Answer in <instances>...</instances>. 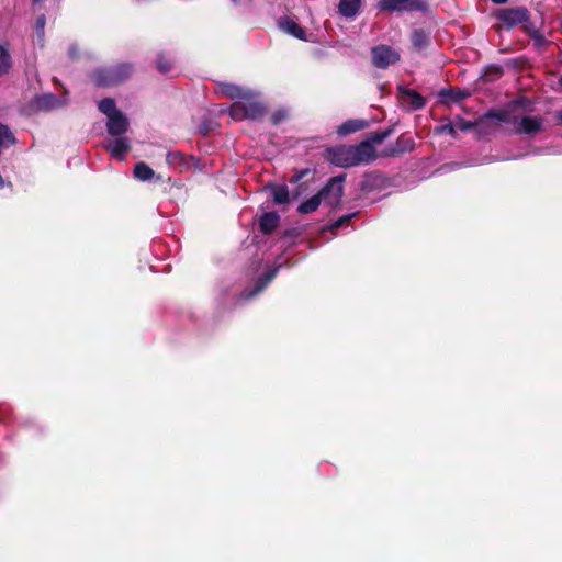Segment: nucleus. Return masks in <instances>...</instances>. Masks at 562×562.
Segmentation results:
<instances>
[{"instance_id":"obj_1","label":"nucleus","mask_w":562,"mask_h":562,"mask_svg":"<svg viewBox=\"0 0 562 562\" xmlns=\"http://www.w3.org/2000/svg\"><path fill=\"white\" fill-rule=\"evenodd\" d=\"M266 111L260 95L250 90L239 101H234L229 108V115L235 121L257 120L260 119Z\"/></svg>"},{"instance_id":"obj_2","label":"nucleus","mask_w":562,"mask_h":562,"mask_svg":"<svg viewBox=\"0 0 562 562\" xmlns=\"http://www.w3.org/2000/svg\"><path fill=\"white\" fill-rule=\"evenodd\" d=\"M133 72V67L128 64H121L114 67L97 69L93 75V81L97 86H115L126 80Z\"/></svg>"},{"instance_id":"obj_3","label":"nucleus","mask_w":562,"mask_h":562,"mask_svg":"<svg viewBox=\"0 0 562 562\" xmlns=\"http://www.w3.org/2000/svg\"><path fill=\"white\" fill-rule=\"evenodd\" d=\"M345 179V175H339L329 179V181L318 192L322 201L329 206L338 205L344 194Z\"/></svg>"},{"instance_id":"obj_4","label":"nucleus","mask_w":562,"mask_h":562,"mask_svg":"<svg viewBox=\"0 0 562 562\" xmlns=\"http://www.w3.org/2000/svg\"><path fill=\"white\" fill-rule=\"evenodd\" d=\"M400 60V53L387 45L372 48V63L375 67L385 69Z\"/></svg>"},{"instance_id":"obj_5","label":"nucleus","mask_w":562,"mask_h":562,"mask_svg":"<svg viewBox=\"0 0 562 562\" xmlns=\"http://www.w3.org/2000/svg\"><path fill=\"white\" fill-rule=\"evenodd\" d=\"M543 120L539 116L516 115L514 127L510 130L515 134H536L542 130Z\"/></svg>"},{"instance_id":"obj_6","label":"nucleus","mask_w":562,"mask_h":562,"mask_svg":"<svg viewBox=\"0 0 562 562\" xmlns=\"http://www.w3.org/2000/svg\"><path fill=\"white\" fill-rule=\"evenodd\" d=\"M328 159L331 164L342 168L356 166L352 146L341 145L329 149Z\"/></svg>"},{"instance_id":"obj_7","label":"nucleus","mask_w":562,"mask_h":562,"mask_svg":"<svg viewBox=\"0 0 562 562\" xmlns=\"http://www.w3.org/2000/svg\"><path fill=\"white\" fill-rule=\"evenodd\" d=\"M529 18L528 10L525 8H509L499 12L498 19L508 27H514L526 22Z\"/></svg>"},{"instance_id":"obj_8","label":"nucleus","mask_w":562,"mask_h":562,"mask_svg":"<svg viewBox=\"0 0 562 562\" xmlns=\"http://www.w3.org/2000/svg\"><path fill=\"white\" fill-rule=\"evenodd\" d=\"M356 166L361 164H369L376 158V151L374 146L370 142H361L358 145L352 146Z\"/></svg>"},{"instance_id":"obj_9","label":"nucleus","mask_w":562,"mask_h":562,"mask_svg":"<svg viewBox=\"0 0 562 562\" xmlns=\"http://www.w3.org/2000/svg\"><path fill=\"white\" fill-rule=\"evenodd\" d=\"M379 7L384 11L418 10L423 4L420 0H381Z\"/></svg>"},{"instance_id":"obj_10","label":"nucleus","mask_w":562,"mask_h":562,"mask_svg":"<svg viewBox=\"0 0 562 562\" xmlns=\"http://www.w3.org/2000/svg\"><path fill=\"white\" fill-rule=\"evenodd\" d=\"M128 124L127 117L120 111L119 113L108 117V133L112 136H121L127 131Z\"/></svg>"},{"instance_id":"obj_11","label":"nucleus","mask_w":562,"mask_h":562,"mask_svg":"<svg viewBox=\"0 0 562 562\" xmlns=\"http://www.w3.org/2000/svg\"><path fill=\"white\" fill-rule=\"evenodd\" d=\"M66 100L59 99L52 93L38 95L34 99V106L41 111H50L65 105Z\"/></svg>"},{"instance_id":"obj_12","label":"nucleus","mask_w":562,"mask_h":562,"mask_svg":"<svg viewBox=\"0 0 562 562\" xmlns=\"http://www.w3.org/2000/svg\"><path fill=\"white\" fill-rule=\"evenodd\" d=\"M106 149L111 154L112 157L117 160H124L126 153L130 150V143L126 137H117L113 140H110L106 144Z\"/></svg>"},{"instance_id":"obj_13","label":"nucleus","mask_w":562,"mask_h":562,"mask_svg":"<svg viewBox=\"0 0 562 562\" xmlns=\"http://www.w3.org/2000/svg\"><path fill=\"white\" fill-rule=\"evenodd\" d=\"M279 26L286 34L295 38L306 41L304 29L295 21L284 18L279 21Z\"/></svg>"},{"instance_id":"obj_14","label":"nucleus","mask_w":562,"mask_h":562,"mask_svg":"<svg viewBox=\"0 0 562 562\" xmlns=\"http://www.w3.org/2000/svg\"><path fill=\"white\" fill-rule=\"evenodd\" d=\"M415 142L412 137L401 136L394 144L389 147L385 155H398L402 153L411 151L413 150Z\"/></svg>"},{"instance_id":"obj_15","label":"nucleus","mask_w":562,"mask_h":562,"mask_svg":"<svg viewBox=\"0 0 562 562\" xmlns=\"http://www.w3.org/2000/svg\"><path fill=\"white\" fill-rule=\"evenodd\" d=\"M279 215L276 212H269L261 215L259 220L260 229L265 234H270L274 231L279 223Z\"/></svg>"},{"instance_id":"obj_16","label":"nucleus","mask_w":562,"mask_h":562,"mask_svg":"<svg viewBox=\"0 0 562 562\" xmlns=\"http://www.w3.org/2000/svg\"><path fill=\"white\" fill-rule=\"evenodd\" d=\"M360 4V0H340L338 11L345 18H352L358 13Z\"/></svg>"},{"instance_id":"obj_17","label":"nucleus","mask_w":562,"mask_h":562,"mask_svg":"<svg viewBox=\"0 0 562 562\" xmlns=\"http://www.w3.org/2000/svg\"><path fill=\"white\" fill-rule=\"evenodd\" d=\"M367 125H368V123L364 120H349V121L342 123L338 127L337 133L340 136H345L350 133L361 131V130L366 128Z\"/></svg>"},{"instance_id":"obj_18","label":"nucleus","mask_w":562,"mask_h":562,"mask_svg":"<svg viewBox=\"0 0 562 562\" xmlns=\"http://www.w3.org/2000/svg\"><path fill=\"white\" fill-rule=\"evenodd\" d=\"M248 91L249 89L233 83H225L222 86V92L235 101L241 100Z\"/></svg>"},{"instance_id":"obj_19","label":"nucleus","mask_w":562,"mask_h":562,"mask_svg":"<svg viewBox=\"0 0 562 562\" xmlns=\"http://www.w3.org/2000/svg\"><path fill=\"white\" fill-rule=\"evenodd\" d=\"M403 100L413 110L422 109L425 105L424 98L413 90L403 91Z\"/></svg>"},{"instance_id":"obj_20","label":"nucleus","mask_w":562,"mask_h":562,"mask_svg":"<svg viewBox=\"0 0 562 562\" xmlns=\"http://www.w3.org/2000/svg\"><path fill=\"white\" fill-rule=\"evenodd\" d=\"M166 161L179 171H183L188 167L184 156L179 151H169L166 156Z\"/></svg>"},{"instance_id":"obj_21","label":"nucleus","mask_w":562,"mask_h":562,"mask_svg":"<svg viewBox=\"0 0 562 562\" xmlns=\"http://www.w3.org/2000/svg\"><path fill=\"white\" fill-rule=\"evenodd\" d=\"M155 176L154 170L145 162H137L134 167V177L140 181H148Z\"/></svg>"},{"instance_id":"obj_22","label":"nucleus","mask_w":562,"mask_h":562,"mask_svg":"<svg viewBox=\"0 0 562 562\" xmlns=\"http://www.w3.org/2000/svg\"><path fill=\"white\" fill-rule=\"evenodd\" d=\"M488 117L495 119L499 122H504L514 127V121L516 120V115L510 110H502V111H491L486 114Z\"/></svg>"},{"instance_id":"obj_23","label":"nucleus","mask_w":562,"mask_h":562,"mask_svg":"<svg viewBox=\"0 0 562 562\" xmlns=\"http://www.w3.org/2000/svg\"><path fill=\"white\" fill-rule=\"evenodd\" d=\"M278 272V268H274L270 271H268L262 278H260L256 284V289L251 292H249L246 297L249 299V297H252L255 296L256 294H258L259 292H261L266 286L267 284L276 277Z\"/></svg>"},{"instance_id":"obj_24","label":"nucleus","mask_w":562,"mask_h":562,"mask_svg":"<svg viewBox=\"0 0 562 562\" xmlns=\"http://www.w3.org/2000/svg\"><path fill=\"white\" fill-rule=\"evenodd\" d=\"M322 202L321 196L317 194L313 195L308 200L301 203L297 207V212L301 214H308L317 210Z\"/></svg>"},{"instance_id":"obj_25","label":"nucleus","mask_w":562,"mask_h":562,"mask_svg":"<svg viewBox=\"0 0 562 562\" xmlns=\"http://www.w3.org/2000/svg\"><path fill=\"white\" fill-rule=\"evenodd\" d=\"M271 193L273 201L277 204H284L289 202V190L286 186H273L271 187Z\"/></svg>"},{"instance_id":"obj_26","label":"nucleus","mask_w":562,"mask_h":562,"mask_svg":"<svg viewBox=\"0 0 562 562\" xmlns=\"http://www.w3.org/2000/svg\"><path fill=\"white\" fill-rule=\"evenodd\" d=\"M412 43L415 48L423 49L429 43V34L423 30H415L412 34Z\"/></svg>"},{"instance_id":"obj_27","label":"nucleus","mask_w":562,"mask_h":562,"mask_svg":"<svg viewBox=\"0 0 562 562\" xmlns=\"http://www.w3.org/2000/svg\"><path fill=\"white\" fill-rule=\"evenodd\" d=\"M98 108H99L100 112H102L104 115H106V117L120 112V110H117V108H116L114 100L111 98H105V99L101 100L98 104Z\"/></svg>"},{"instance_id":"obj_28","label":"nucleus","mask_w":562,"mask_h":562,"mask_svg":"<svg viewBox=\"0 0 562 562\" xmlns=\"http://www.w3.org/2000/svg\"><path fill=\"white\" fill-rule=\"evenodd\" d=\"M11 68V57L4 44H0V76L7 74Z\"/></svg>"},{"instance_id":"obj_29","label":"nucleus","mask_w":562,"mask_h":562,"mask_svg":"<svg viewBox=\"0 0 562 562\" xmlns=\"http://www.w3.org/2000/svg\"><path fill=\"white\" fill-rule=\"evenodd\" d=\"M389 135H390V131L374 132V133L370 134V136L368 137V139H366V142H370L372 144V146H374V144L382 143Z\"/></svg>"},{"instance_id":"obj_30","label":"nucleus","mask_w":562,"mask_h":562,"mask_svg":"<svg viewBox=\"0 0 562 562\" xmlns=\"http://www.w3.org/2000/svg\"><path fill=\"white\" fill-rule=\"evenodd\" d=\"M435 133L436 134H449L451 136H456V126L454 124L452 123H446V124H441L439 126H436L435 127Z\"/></svg>"},{"instance_id":"obj_31","label":"nucleus","mask_w":562,"mask_h":562,"mask_svg":"<svg viewBox=\"0 0 562 562\" xmlns=\"http://www.w3.org/2000/svg\"><path fill=\"white\" fill-rule=\"evenodd\" d=\"M156 64H157V68H158V70H159L160 72H162V74H167V72H168V71H170V70H171V68H172V64H171V61H170L169 59H167L166 57H164V56H159V57L157 58Z\"/></svg>"},{"instance_id":"obj_32","label":"nucleus","mask_w":562,"mask_h":562,"mask_svg":"<svg viewBox=\"0 0 562 562\" xmlns=\"http://www.w3.org/2000/svg\"><path fill=\"white\" fill-rule=\"evenodd\" d=\"M355 216H356V213L341 216L335 223L331 224L330 229H337V228L346 225Z\"/></svg>"},{"instance_id":"obj_33","label":"nucleus","mask_w":562,"mask_h":562,"mask_svg":"<svg viewBox=\"0 0 562 562\" xmlns=\"http://www.w3.org/2000/svg\"><path fill=\"white\" fill-rule=\"evenodd\" d=\"M44 27H45V16L41 15L36 20V24H35V32H36V34H37L40 40H42L43 36H44Z\"/></svg>"},{"instance_id":"obj_34","label":"nucleus","mask_w":562,"mask_h":562,"mask_svg":"<svg viewBox=\"0 0 562 562\" xmlns=\"http://www.w3.org/2000/svg\"><path fill=\"white\" fill-rule=\"evenodd\" d=\"M454 126H456V131L457 130L468 131L473 126V124L471 122H467V121L459 119L458 122L454 124Z\"/></svg>"},{"instance_id":"obj_35","label":"nucleus","mask_w":562,"mask_h":562,"mask_svg":"<svg viewBox=\"0 0 562 562\" xmlns=\"http://www.w3.org/2000/svg\"><path fill=\"white\" fill-rule=\"evenodd\" d=\"M532 40L537 47H542L546 43L544 37L539 32L532 34Z\"/></svg>"},{"instance_id":"obj_36","label":"nucleus","mask_w":562,"mask_h":562,"mask_svg":"<svg viewBox=\"0 0 562 562\" xmlns=\"http://www.w3.org/2000/svg\"><path fill=\"white\" fill-rule=\"evenodd\" d=\"M284 117H285V113L282 111H279V112H276L271 119H272L273 124H279Z\"/></svg>"},{"instance_id":"obj_37","label":"nucleus","mask_w":562,"mask_h":562,"mask_svg":"<svg viewBox=\"0 0 562 562\" xmlns=\"http://www.w3.org/2000/svg\"><path fill=\"white\" fill-rule=\"evenodd\" d=\"M308 172L307 169L301 170L297 175L293 176L291 179V182H297L300 181L306 173Z\"/></svg>"},{"instance_id":"obj_38","label":"nucleus","mask_w":562,"mask_h":562,"mask_svg":"<svg viewBox=\"0 0 562 562\" xmlns=\"http://www.w3.org/2000/svg\"><path fill=\"white\" fill-rule=\"evenodd\" d=\"M557 117L562 122V110L557 113Z\"/></svg>"},{"instance_id":"obj_39","label":"nucleus","mask_w":562,"mask_h":562,"mask_svg":"<svg viewBox=\"0 0 562 562\" xmlns=\"http://www.w3.org/2000/svg\"><path fill=\"white\" fill-rule=\"evenodd\" d=\"M492 1L495 2V3L502 4V3H505L507 0H492Z\"/></svg>"},{"instance_id":"obj_40","label":"nucleus","mask_w":562,"mask_h":562,"mask_svg":"<svg viewBox=\"0 0 562 562\" xmlns=\"http://www.w3.org/2000/svg\"><path fill=\"white\" fill-rule=\"evenodd\" d=\"M559 82H560V85L562 86V77L560 78Z\"/></svg>"},{"instance_id":"obj_41","label":"nucleus","mask_w":562,"mask_h":562,"mask_svg":"<svg viewBox=\"0 0 562 562\" xmlns=\"http://www.w3.org/2000/svg\"><path fill=\"white\" fill-rule=\"evenodd\" d=\"M233 2H237L238 0H232Z\"/></svg>"}]
</instances>
